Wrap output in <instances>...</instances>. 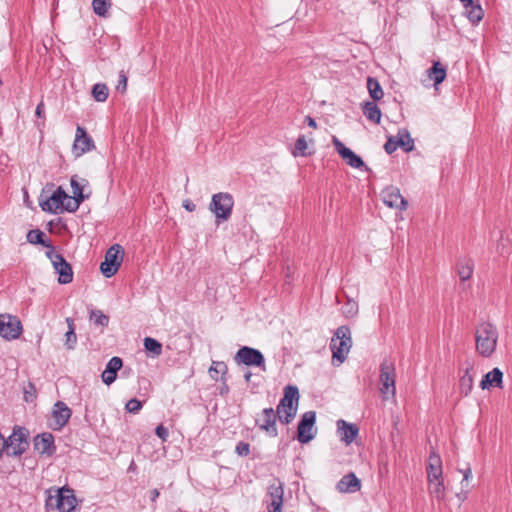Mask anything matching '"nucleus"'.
Here are the masks:
<instances>
[{"label": "nucleus", "instance_id": "10", "mask_svg": "<svg viewBox=\"0 0 512 512\" xmlns=\"http://www.w3.org/2000/svg\"><path fill=\"white\" fill-rule=\"evenodd\" d=\"M22 324L18 317L0 314V336L8 341L18 339L22 333Z\"/></svg>", "mask_w": 512, "mask_h": 512}, {"label": "nucleus", "instance_id": "5", "mask_svg": "<svg viewBox=\"0 0 512 512\" xmlns=\"http://www.w3.org/2000/svg\"><path fill=\"white\" fill-rule=\"evenodd\" d=\"M124 249L119 244L112 245L105 254V259L100 265L101 273L110 278L114 276L122 262H123Z\"/></svg>", "mask_w": 512, "mask_h": 512}, {"label": "nucleus", "instance_id": "56", "mask_svg": "<svg viewBox=\"0 0 512 512\" xmlns=\"http://www.w3.org/2000/svg\"><path fill=\"white\" fill-rule=\"evenodd\" d=\"M159 495H160V492H159L158 489L155 488V489L151 490L150 491V500H151V502L155 503L157 498L159 497Z\"/></svg>", "mask_w": 512, "mask_h": 512}, {"label": "nucleus", "instance_id": "40", "mask_svg": "<svg viewBox=\"0 0 512 512\" xmlns=\"http://www.w3.org/2000/svg\"><path fill=\"white\" fill-rule=\"evenodd\" d=\"M484 16L483 9L479 4H472L467 9V17L473 23H479Z\"/></svg>", "mask_w": 512, "mask_h": 512}, {"label": "nucleus", "instance_id": "19", "mask_svg": "<svg viewBox=\"0 0 512 512\" xmlns=\"http://www.w3.org/2000/svg\"><path fill=\"white\" fill-rule=\"evenodd\" d=\"M33 445L34 449L40 455H45L47 457H51L56 451L54 436L49 432H45L35 436L33 440Z\"/></svg>", "mask_w": 512, "mask_h": 512}, {"label": "nucleus", "instance_id": "27", "mask_svg": "<svg viewBox=\"0 0 512 512\" xmlns=\"http://www.w3.org/2000/svg\"><path fill=\"white\" fill-rule=\"evenodd\" d=\"M428 482V492L433 499H436L438 502H441L446 497V488L444 485L443 479L437 480H427Z\"/></svg>", "mask_w": 512, "mask_h": 512}, {"label": "nucleus", "instance_id": "50", "mask_svg": "<svg viewBox=\"0 0 512 512\" xmlns=\"http://www.w3.org/2000/svg\"><path fill=\"white\" fill-rule=\"evenodd\" d=\"M344 313L347 316H354L358 313V305L356 302H348L346 306L344 307Z\"/></svg>", "mask_w": 512, "mask_h": 512}, {"label": "nucleus", "instance_id": "18", "mask_svg": "<svg viewBox=\"0 0 512 512\" xmlns=\"http://www.w3.org/2000/svg\"><path fill=\"white\" fill-rule=\"evenodd\" d=\"M95 149L93 139L88 135L86 129L82 126H77L75 140L73 144V151L76 156H81L86 152Z\"/></svg>", "mask_w": 512, "mask_h": 512}, {"label": "nucleus", "instance_id": "20", "mask_svg": "<svg viewBox=\"0 0 512 512\" xmlns=\"http://www.w3.org/2000/svg\"><path fill=\"white\" fill-rule=\"evenodd\" d=\"M70 185L72 188L73 196H69L66 203V211L74 213L79 209L80 204L88 198L87 195L83 194V187L77 181L76 176H72L70 179Z\"/></svg>", "mask_w": 512, "mask_h": 512}, {"label": "nucleus", "instance_id": "53", "mask_svg": "<svg viewBox=\"0 0 512 512\" xmlns=\"http://www.w3.org/2000/svg\"><path fill=\"white\" fill-rule=\"evenodd\" d=\"M182 206L189 212H193L196 209V205L189 199L184 200Z\"/></svg>", "mask_w": 512, "mask_h": 512}, {"label": "nucleus", "instance_id": "35", "mask_svg": "<svg viewBox=\"0 0 512 512\" xmlns=\"http://www.w3.org/2000/svg\"><path fill=\"white\" fill-rule=\"evenodd\" d=\"M473 273V263L471 260H461L457 265V274L462 281H466L471 278Z\"/></svg>", "mask_w": 512, "mask_h": 512}, {"label": "nucleus", "instance_id": "52", "mask_svg": "<svg viewBox=\"0 0 512 512\" xmlns=\"http://www.w3.org/2000/svg\"><path fill=\"white\" fill-rule=\"evenodd\" d=\"M35 115L38 118L45 117V104H44L43 100H41L40 103L37 105L36 110H35Z\"/></svg>", "mask_w": 512, "mask_h": 512}, {"label": "nucleus", "instance_id": "38", "mask_svg": "<svg viewBox=\"0 0 512 512\" xmlns=\"http://www.w3.org/2000/svg\"><path fill=\"white\" fill-rule=\"evenodd\" d=\"M89 318L96 326L101 327H107L110 321L109 316L98 309L91 310Z\"/></svg>", "mask_w": 512, "mask_h": 512}, {"label": "nucleus", "instance_id": "4", "mask_svg": "<svg viewBox=\"0 0 512 512\" xmlns=\"http://www.w3.org/2000/svg\"><path fill=\"white\" fill-rule=\"evenodd\" d=\"M234 207V198L230 193L219 192L212 196L209 210L215 215V221L219 225L229 220Z\"/></svg>", "mask_w": 512, "mask_h": 512}, {"label": "nucleus", "instance_id": "57", "mask_svg": "<svg viewBox=\"0 0 512 512\" xmlns=\"http://www.w3.org/2000/svg\"><path fill=\"white\" fill-rule=\"evenodd\" d=\"M467 493H468V490L466 491H461L460 493L457 494V497L460 499V500H465L467 498Z\"/></svg>", "mask_w": 512, "mask_h": 512}, {"label": "nucleus", "instance_id": "23", "mask_svg": "<svg viewBox=\"0 0 512 512\" xmlns=\"http://www.w3.org/2000/svg\"><path fill=\"white\" fill-rule=\"evenodd\" d=\"M336 489L340 493H355L361 489V481L355 473L350 472L338 481Z\"/></svg>", "mask_w": 512, "mask_h": 512}, {"label": "nucleus", "instance_id": "43", "mask_svg": "<svg viewBox=\"0 0 512 512\" xmlns=\"http://www.w3.org/2000/svg\"><path fill=\"white\" fill-rule=\"evenodd\" d=\"M142 408V402L139 401L138 399L136 398H132L130 399L127 403H126V406H125V409L129 412V413H133V414H136L138 413Z\"/></svg>", "mask_w": 512, "mask_h": 512}, {"label": "nucleus", "instance_id": "46", "mask_svg": "<svg viewBox=\"0 0 512 512\" xmlns=\"http://www.w3.org/2000/svg\"><path fill=\"white\" fill-rule=\"evenodd\" d=\"M127 80L128 79H127L126 73L123 70H121L119 72V80H118V84L116 86V89H117L118 92H120L122 94L126 92Z\"/></svg>", "mask_w": 512, "mask_h": 512}, {"label": "nucleus", "instance_id": "25", "mask_svg": "<svg viewBox=\"0 0 512 512\" xmlns=\"http://www.w3.org/2000/svg\"><path fill=\"white\" fill-rule=\"evenodd\" d=\"M503 372L495 367L490 372L486 373L480 381L481 389H488L490 387L502 388Z\"/></svg>", "mask_w": 512, "mask_h": 512}, {"label": "nucleus", "instance_id": "58", "mask_svg": "<svg viewBox=\"0 0 512 512\" xmlns=\"http://www.w3.org/2000/svg\"><path fill=\"white\" fill-rule=\"evenodd\" d=\"M460 1L462 2V4L465 6L466 9H468V7L474 3L473 0H460Z\"/></svg>", "mask_w": 512, "mask_h": 512}, {"label": "nucleus", "instance_id": "31", "mask_svg": "<svg viewBox=\"0 0 512 512\" xmlns=\"http://www.w3.org/2000/svg\"><path fill=\"white\" fill-rule=\"evenodd\" d=\"M427 73L429 78L433 80L434 85H438L445 80L447 70L439 61H435L432 67L427 70Z\"/></svg>", "mask_w": 512, "mask_h": 512}, {"label": "nucleus", "instance_id": "14", "mask_svg": "<svg viewBox=\"0 0 512 512\" xmlns=\"http://www.w3.org/2000/svg\"><path fill=\"white\" fill-rule=\"evenodd\" d=\"M278 417L275 413V410L271 407L264 408L262 413L256 419V426L266 432V434L270 437H277L278 430L276 426V421Z\"/></svg>", "mask_w": 512, "mask_h": 512}, {"label": "nucleus", "instance_id": "29", "mask_svg": "<svg viewBox=\"0 0 512 512\" xmlns=\"http://www.w3.org/2000/svg\"><path fill=\"white\" fill-rule=\"evenodd\" d=\"M472 369H473V366L471 364H468L467 368L464 371V374L460 377V380H459L460 392L464 396H468L473 389L474 379L471 374Z\"/></svg>", "mask_w": 512, "mask_h": 512}, {"label": "nucleus", "instance_id": "26", "mask_svg": "<svg viewBox=\"0 0 512 512\" xmlns=\"http://www.w3.org/2000/svg\"><path fill=\"white\" fill-rule=\"evenodd\" d=\"M299 402V390L294 385H287L283 391V397L280 399L279 404L281 408L288 407L291 410V406H298Z\"/></svg>", "mask_w": 512, "mask_h": 512}, {"label": "nucleus", "instance_id": "22", "mask_svg": "<svg viewBox=\"0 0 512 512\" xmlns=\"http://www.w3.org/2000/svg\"><path fill=\"white\" fill-rule=\"evenodd\" d=\"M427 480L443 479L442 459L435 450L430 452L426 466Z\"/></svg>", "mask_w": 512, "mask_h": 512}, {"label": "nucleus", "instance_id": "39", "mask_svg": "<svg viewBox=\"0 0 512 512\" xmlns=\"http://www.w3.org/2000/svg\"><path fill=\"white\" fill-rule=\"evenodd\" d=\"M92 96L98 102H105L109 96V90L106 84H95L92 88Z\"/></svg>", "mask_w": 512, "mask_h": 512}, {"label": "nucleus", "instance_id": "13", "mask_svg": "<svg viewBox=\"0 0 512 512\" xmlns=\"http://www.w3.org/2000/svg\"><path fill=\"white\" fill-rule=\"evenodd\" d=\"M284 489L280 480L275 479L267 490L266 508L268 512H282Z\"/></svg>", "mask_w": 512, "mask_h": 512}, {"label": "nucleus", "instance_id": "17", "mask_svg": "<svg viewBox=\"0 0 512 512\" xmlns=\"http://www.w3.org/2000/svg\"><path fill=\"white\" fill-rule=\"evenodd\" d=\"M384 204L390 208L406 210L408 206L407 200L401 195L397 187L389 186L381 192Z\"/></svg>", "mask_w": 512, "mask_h": 512}, {"label": "nucleus", "instance_id": "8", "mask_svg": "<svg viewBox=\"0 0 512 512\" xmlns=\"http://www.w3.org/2000/svg\"><path fill=\"white\" fill-rule=\"evenodd\" d=\"M69 195L59 186L46 200H39V205L44 212L58 214L66 211V203Z\"/></svg>", "mask_w": 512, "mask_h": 512}, {"label": "nucleus", "instance_id": "16", "mask_svg": "<svg viewBox=\"0 0 512 512\" xmlns=\"http://www.w3.org/2000/svg\"><path fill=\"white\" fill-rule=\"evenodd\" d=\"M332 143L337 153L342 157L343 160H345L347 165L357 169L365 167V169L368 170L362 158L354 153L351 149L347 148L336 136H333Z\"/></svg>", "mask_w": 512, "mask_h": 512}, {"label": "nucleus", "instance_id": "55", "mask_svg": "<svg viewBox=\"0 0 512 512\" xmlns=\"http://www.w3.org/2000/svg\"><path fill=\"white\" fill-rule=\"evenodd\" d=\"M305 122H306V124H307L309 127L313 128V129H316V128H317V123H316L315 119H314V118H312L311 116H309V115H308V116H306V117H305Z\"/></svg>", "mask_w": 512, "mask_h": 512}, {"label": "nucleus", "instance_id": "30", "mask_svg": "<svg viewBox=\"0 0 512 512\" xmlns=\"http://www.w3.org/2000/svg\"><path fill=\"white\" fill-rule=\"evenodd\" d=\"M27 241L31 244L42 245L48 250H55L49 240H45V233L40 229H32L27 233Z\"/></svg>", "mask_w": 512, "mask_h": 512}, {"label": "nucleus", "instance_id": "54", "mask_svg": "<svg viewBox=\"0 0 512 512\" xmlns=\"http://www.w3.org/2000/svg\"><path fill=\"white\" fill-rule=\"evenodd\" d=\"M229 393V386L226 383V380H223L222 386L219 388V394L221 396H226Z\"/></svg>", "mask_w": 512, "mask_h": 512}, {"label": "nucleus", "instance_id": "47", "mask_svg": "<svg viewBox=\"0 0 512 512\" xmlns=\"http://www.w3.org/2000/svg\"><path fill=\"white\" fill-rule=\"evenodd\" d=\"M36 397V388L32 382L28 383V386L24 389V400L26 402L32 401Z\"/></svg>", "mask_w": 512, "mask_h": 512}, {"label": "nucleus", "instance_id": "36", "mask_svg": "<svg viewBox=\"0 0 512 512\" xmlns=\"http://www.w3.org/2000/svg\"><path fill=\"white\" fill-rule=\"evenodd\" d=\"M66 322L68 324V331L65 334V337H66L65 345H66L67 349L71 350V349H74V347L77 343V336L75 333L74 320L71 318H67Z\"/></svg>", "mask_w": 512, "mask_h": 512}, {"label": "nucleus", "instance_id": "9", "mask_svg": "<svg viewBox=\"0 0 512 512\" xmlns=\"http://www.w3.org/2000/svg\"><path fill=\"white\" fill-rule=\"evenodd\" d=\"M47 258L52 262L55 271L58 273L60 284H69L73 281V270L65 258L55 250L46 251Z\"/></svg>", "mask_w": 512, "mask_h": 512}, {"label": "nucleus", "instance_id": "24", "mask_svg": "<svg viewBox=\"0 0 512 512\" xmlns=\"http://www.w3.org/2000/svg\"><path fill=\"white\" fill-rule=\"evenodd\" d=\"M123 361L120 357H112L106 364L105 370L102 372L101 378L106 385H111L117 377V372L121 369Z\"/></svg>", "mask_w": 512, "mask_h": 512}, {"label": "nucleus", "instance_id": "34", "mask_svg": "<svg viewBox=\"0 0 512 512\" xmlns=\"http://www.w3.org/2000/svg\"><path fill=\"white\" fill-rule=\"evenodd\" d=\"M367 89L374 102L381 100L384 96L383 89L376 78L368 77Z\"/></svg>", "mask_w": 512, "mask_h": 512}, {"label": "nucleus", "instance_id": "37", "mask_svg": "<svg viewBox=\"0 0 512 512\" xmlns=\"http://www.w3.org/2000/svg\"><path fill=\"white\" fill-rule=\"evenodd\" d=\"M144 348L147 352L151 353L153 357L162 354V344L154 338L146 337L144 339Z\"/></svg>", "mask_w": 512, "mask_h": 512}, {"label": "nucleus", "instance_id": "1", "mask_svg": "<svg viewBox=\"0 0 512 512\" xmlns=\"http://www.w3.org/2000/svg\"><path fill=\"white\" fill-rule=\"evenodd\" d=\"M476 350L483 357H490L497 345L498 330L489 322L480 323L475 331Z\"/></svg>", "mask_w": 512, "mask_h": 512}, {"label": "nucleus", "instance_id": "48", "mask_svg": "<svg viewBox=\"0 0 512 512\" xmlns=\"http://www.w3.org/2000/svg\"><path fill=\"white\" fill-rule=\"evenodd\" d=\"M460 472L463 474V479L461 481V486L462 488L468 486V481L469 479L472 478V470H471V467L468 465L466 468L464 469H460Z\"/></svg>", "mask_w": 512, "mask_h": 512}, {"label": "nucleus", "instance_id": "42", "mask_svg": "<svg viewBox=\"0 0 512 512\" xmlns=\"http://www.w3.org/2000/svg\"><path fill=\"white\" fill-rule=\"evenodd\" d=\"M307 141L303 135L299 136L295 142V149L292 152L294 156H307L310 153L307 152Z\"/></svg>", "mask_w": 512, "mask_h": 512}, {"label": "nucleus", "instance_id": "45", "mask_svg": "<svg viewBox=\"0 0 512 512\" xmlns=\"http://www.w3.org/2000/svg\"><path fill=\"white\" fill-rule=\"evenodd\" d=\"M209 372L211 374V377H214L213 373H221L222 375H225L227 373V365L224 362H213L212 366L209 369Z\"/></svg>", "mask_w": 512, "mask_h": 512}, {"label": "nucleus", "instance_id": "6", "mask_svg": "<svg viewBox=\"0 0 512 512\" xmlns=\"http://www.w3.org/2000/svg\"><path fill=\"white\" fill-rule=\"evenodd\" d=\"M8 444V456L20 457L29 447L28 431L24 427L14 426L12 434L6 438Z\"/></svg>", "mask_w": 512, "mask_h": 512}, {"label": "nucleus", "instance_id": "11", "mask_svg": "<svg viewBox=\"0 0 512 512\" xmlns=\"http://www.w3.org/2000/svg\"><path fill=\"white\" fill-rule=\"evenodd\" d=\"M315 422V411H307L302 415L297 427V440L301 444H306L315 437L316 431L313 432Z\"/></svg>", "mask_w": 512, "mask_h": 512}, {"label": "nucleus", "instance_id": "21", "mask_svg": "<svg viewBox=\"0 0 512 512\" xmlns=\"http://www.w3.org/2000/svg\"><path fill=\"white\" fill-rule=\"evenodd\" d=\"M337 433L342 442L346 445L351 444L359 433V428L356 424L348 423L343 419L337 421Z\"/></svg>", "mask_w": 512, "mask_h": 512}, {"label": "nucleus", "instance_id": "2", "mask_svg": "<svg viewBox=\"0 0 512 512\" xmlns=\"http://www.w3.org/2000/svg\"><path fill=\"white\" fill-rule=\"evenodd\" d=\"M352 347L351 330L348 326L342 325L336 329L330 342L332 362L339 366L346 358Z\"/></svg>", "mask_w": 512, "mask_h": 512}, {"label": "nucleus", "instance_id": "32", "mask_svg": "<svg viewBox=\"0 0 512 512\" xmlns=\"http://www.w3.org/2000/svg\"><path fill=\"white\" fill-rule=\"evenodd\" d=\"M396 145L405 152H410L414 149V140L411 138L407 129H400L398 131Z\"/></svg>", "mask_w": 512, "mask_h": 512}, {"label": "nucleus", "instance_id": "51", "mask_svg": "<svg viewBox=\"0 0 512 512\" xmlns=\"http://www.w3.org/2000/svg\"><path fill=\"white\" fill-rule=\"evenodd\" d=\"M398 148V145H396V140L393 137H389L384 145V149L387 154H392L396 149Z\"/></svg>", "mask_w": 512, "mask_h": 512}, {"label": "nucleus", "instance_id": "3", "mask_svg": "<svg viewBox=\"0 0 512 512\" xmlns=\"http://www.w3.org/2000/svg\"><path fill=\"white\" fill-rule=\"evenodd\" d=\"M76 504L74 490L68 487L57 489L54 494L49 493L45 500L46 509L59 512H73Z\"/></svg>", "mask_w": 512, "mask_h": 512}, {"label": "nucleus", "instance_id": "15", "mask_svg": "<svg viewBox=\"0 0 512 512\" xmlns=\"http://www.w3.org/2000/svg\"><path fill=\"white\" fill-rule=\"evenodd\" d=\"M72 410L63 401H57L52 409V422L50 428L60 431L70 420Z\"/></svg>", "mask_w": 512, "mask_h": 512}, {"label": "nucleus", "instance_id": "33", "mask_svg": "<svg viewBox=\"0 0 512 512\" xmlns=\"http://www.w3.org/2000/svg\"><path fill=\"white\" fill-rule=\"evenodd\" d=\"M297 409L298 406H291V410H289L288 407L281 408L277 406L275 413L282 424L288 425L295 418Z\"/></svg>", "mask_w": 512, "mask_h": 512}, {"label": "nucleus", "instance_id": "7", "mask_svg": "<svg viewBox=\"0 0 512 512\" xmlns=\"http://www.w3.org/2000/svg\"><path fill=\"white\" fill-rule=\"evenodd\" d=\"M234 361L237 364H244L246 366L259 367L262 371H266L265 358L263 353L249 346H242L238 349L234 356Z\"/></svg>", "mask_w": 512, "mask_h": 512}, {"label": "nucleus", "instance_id": "28", "mask_svg": "<svg viewBox=\"0 0 512 512\" xmlns=\"http://www.w3.org/2000/svg\"><path fill=\"white\" fill-rule=\"evenodd\" d=\"M362 111L365 117L373 122L374 124H379L381 121V110L378 105L374 101H366L362 104Z\"/></svg>", "mask_w": 512, "mask_h": 512}, {"label": "nucleus", "instance_id": "12", "mask_svg": "<svg viewBox=\"0 0 512 512\" xmlns=\"http://www.w3.org/2000/svg\"><path fill=\"white\" fill-rule=\"evenodd\" d=\"M395 367L393 363L388 362L387 360L383 361L380 364V392L383 395L391 394L394 396L396 394L395 387Z\"/></svg>", "mask_w": 512, "mask_h": 512}, {"label": "nucleus", "instance_id": "59", "mask_svg": "<svg viewBox=\"0 0 512 512\" xmlns=\"http://www.w3.org/2000/svg\"><path fill=\"white\" fill-rule=\"evenodd\" d=\"M251 377H252V372H251V371H247V372L244 374V379H245V381H246V382H250Z\"/></svg>", "mask_w": 512, "mask_h": 512}, {"label": "nucleus", "instance_id": "41", "mask_svg": "<svg viewBox=\"0 0 512 512\" xmlns=\"http://www.w3.org/2000/svg\"><path fill=\"white\" fill-rule=\"evenodd\" d=\"M93 11L100 17H106L111 7L109 0H92Z\"/></svg>", "mask_w": 512, "mask_h": 512}, {"label": "nucleus", "instance_id": "49", "mask_svg": "<svg viewBox=\"0 0 512 512\" xmlns=\"http://www.w3.org/2000/svg\"><path fill=\"white\" fill-rule=\"evenodd\" d=\"M155 433L163 442L167 441V439L169 437L168 429L165 426H163L162 424H160L156 427Z\"/></svg>", "mask_w": 512, "mask_h": 512}, {"label": "nucleus", "instance_id": "44", "mask_svg": "<svg viewBox=\"0 0 512 512\" xmlns=\"http://www.w3.org/2000/svg\"><path fill=\"white\" fill-rule=\"evenodd\" d=\"M235 453L241 457L248 456L250 453V444L244 441L238 442L235 447Z\"/></svg>", "mask_w": 512, "mask_h": 512}]
</instances>
